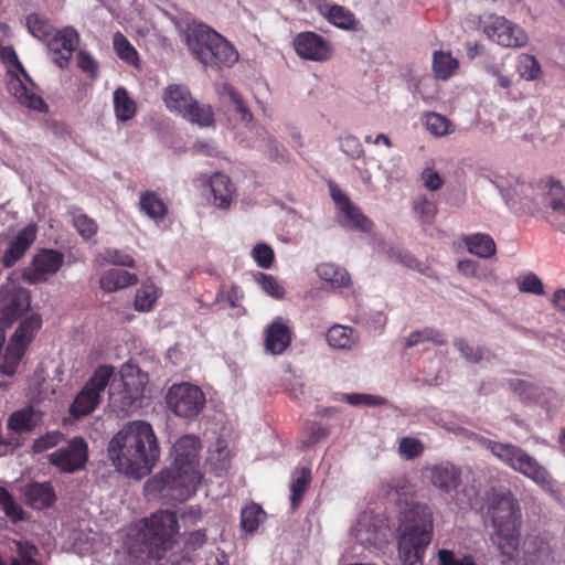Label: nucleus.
<instances>
[{
  "label": "nucleus",
  "instance_id": "obj_1",
  "mask_svg": "<svg viewBox=\"0 0 565 565\" xmlns=\"http://www.w3.org/2000/svg\"><path fill=\"white\" fill-rule=\"evenodd\" d=\"M107 452L117 471L141 479L152 471L161 449L150 423L131 420L111 437Z\"/></svg>",
  "mask_w": 565,
  "mask_h": 565
},
{
  "label": "nucleus",
  "instance_id": "obj_2",
  "mask_svg": "<svg viewBox=\"0 0 565 565\" xmlns=\"http://www.w3.org/2000/svg\"><path fill=\"white\" fill-rule=\"evenodd\" d=\"M201 440L194 435L181 436L173 445V468H166L147 480L148 494L162 499L183 502L191 498L201 483L199 471V451Z\"/></svg>",
  "mask_w": 565,
  "mask_h": 565
},
{
  "label": "nucleus",
  "instance_id": "obj_3",
  "mask_svg": "<svg viewBox=\"0 0 565 565\" xmlns=\"http://www.w3.org/2000/svg\"><path fill=\"white\" fill-rule=\"evenodd\" d=\"M178 532L177 513L159 510L127 527L124 548L132 563L160 561L172 548Z\"/></svg>",
  "mask_w": 565,
  "mask_h": 565
},
{
  "label": "nucleus",
  "instance_id": "obj_4",
  "mask_svg": "<svg viewBox=\"0 0 565 565\" xmlns=\"http://www.w3.org/2000/svg\"><path fill=\"white\" fill-rule=\"evenodd\" d=\"M434 535L431 509L411 502L399 519L397 550L403 565H424V556Z\"/></svg>",
  "mask_w": 565,
  "mask_h": 565
},
{
  "label": "nucleus",
  "instance_id": "obj_5",
  "mask_svg": "<svg viewBox=\"0 0 565 565\" xmlns=\"http://www.w3.org/2000/svg\"><path fill=\"white\" fill-rule=\"evenodd\" d=\"M488 514L493 527L492 543L504 556L512 558L520 545L522 510L519 500L510 490L492 494Z\"/></svg>",
  "mask_w": 565,
  "mask_h": 565
},
{
  "label": "nucleus",
  "instance_id": "obj_6",
  "mask_svg": "<svg viewBox=\"0 0 565 565\" xmlns=\"http://www.w3.org/2000/svg\"><path fill=\"white\" fill-rule=\"evenodd\" d=\"M185 40L193 57L205 66H230L238 58L234 46L206 24H190L185 31Z\"/></svg>",
  "mask_w": 565,
  "mask_h": 565
},
{
  "label": "nucleus",
  "instance_id": "obj_7",
  "mask_svg": "<svg viewBox=\"0 0 565 565\" xmlns=\"http://www.w3.org/2000/svg\"><path fill=\"white\" fill-rule=\"evenodd\" d=\"M486 448L505 466L532 479L536 483H548V471L525 450L513 444L488 439Z\"/></svg>",
  "mask_w": 565,
  "mask_h": 565
},
{
  "label": "nucleus",
  "instance_id": "obj_8",
  "mask_svg": "<svg viewBox=\"0 0 565 565\" xmlns=\"http://www.w3.org/2000/svg\"><path fill=\"white\" fill-rule=\"evenodd\" d=\"M114 371L115 369L111 365H99L94 371L70 407L74 417L81 418L95 411L100 402L102 394L114 375Z\"/></svg>",
  "mask_w": 565,
  "mask_h": 565
},
{
  "label": "nucleus",
  "instance_id": "obj_9",
  "mask_svg": "<svg viewBox=\"0 0 565 565\" xmlns=\"http://www.w3.org/2000/svg\"><path fill=\"white\" fill-rule=\"evenodd\" d=\"M167 404L171 412L182 418L196 417L205 405L202 390L191 383L172 385L167 394Z\"/></svg>",
  "mask_w": 565,
  "mask_h": 565
},
{
  "label": "nucleus",
  "instance_id": "obj_10",
  "mask_svg": "<svg viewBox=\"0 0 565 565\" xmlns=\"http://www.w3.org/2000/svg\"><path fill=\"white\" fill-rule=\"evenodd\" d=\"M49 461L64 473L83 470L88 461V445L83 437H74L65 446L51 452Z\"/></svg>",
  "mask_w": 565,
  "mask_h": 565
},
{
  "label": "nucleus",
  "instance_id": "obj_11",
  "mask_svg": "<svg viewBox=\"0 0 565 565\" xmlns=\"http://www.w3.org/2000/svg\"><path fill=\"white\" fill-rule=\"evenodd\" d=\"M64 264V255L56 249H39L29 266L24 268L22 278L24 281L36 285L49 280Z\"/></svg>",
  "mask_w": 565,
  "mask_h": 565
},
{
  "label": "nucleus",
  "instance_id": "obj_12",
  "mask_svg": "<svg viewBox=\"0 0 565 565\" xmlns=\"http://www.w3.org/2000/svg\"><path fill=\"white\" fill-rule=\"evenodd\" d=\"M487 36L504 47H522L527 43V34L518 24L504 17H493L484 26Z\"/></svg>",
  "mask_w": 565,
  "mask_h": 565
},
{
  "label": "nucleus",
  "instance_id": "obj_13",
  "mask_svg": "<svg viewBox=\"0 0 565 565\" xmlns=\"http://www.w3.org/2000/svg\"><path fill=\"white\" fill-rule=\"evenodd\" d=\"M124 390L121 394V408H130L143 396L149 382L148 373L138 365L126 363L120 371Z\"/></svg>",
  "mask_w": 565,
  "mask_h": 565
},
{
  "label": "nucleus",
  "instance_id": "obj_14",
  "mask_svg": "<svg viewBox=\"0 0 565 565\" xmlns=\"http://www.w3.org/2000/svg\"><path fill=\"white\" fill-rule=\"evenodd\" d=\"M31 306L30 291L22 287H13L0 299V326L10 328Z\"/></svg>",
  "mask_w": 565,
  "mask_h": 565
},
{
  "label": "nucleus",
  "instance_id": "obj_15",
  "mask_svg": "<svg viewBox=\"0 0 565 565\" xmlns=\"http://www.w3.org/2000/svg\"><path fill=\"white\" fill-rule=\"evenodd\" d=\"M296 53L310 61H327L331 57L330 43L320 34L311 31L300 32L294 40Z\"/></svg>",
  "mask_w": 565,
  "mask_h": 565
},
{
  "label": "nucleus",
  "instance_id": "obj_16",
  "mask_svg": "<svg viewBox=\"0 0 565 565\" xmlns=\"http://www.w3.org/2000/svg\"><path fill=\"white\" fill-rule=\"evenodd\" d=\"M79 35L77 31L67 26L53 33L49 39L47 47L53 53V61L61 67H67L73 52L77 49Z\"/></svg>",
  "mask_w": 565,
  "mask_h": 565
},
{
  "label": "nucleus",
  "instance_id": "obj_17",
  "mask_svg": "<svg viewBox=\"0 0 565 565\" xmlns=\"http://www.w3.org/2000/svg\"><path fill=\"white\" fill-rule=\"evenodd\" d=\"M38 236V226L30 223L20 230L17 235L9 243L8 248L4 250L0 258V263L4 268L13 267L25 253L30 249Z\"/></svg>",
  "mask_w": 565,
  "mask_h": 565
},
{
  "label": "nucleus",
  "instance_id": "obj_18",
  "mask_svg": "<svg viewBox=\"0 0 565 565\" xmlns=\"http://www.w3.org/2000/svg\"><path fill=\"white\" fill-rule=\"evenodd\" d=\"M426 476L433 487L445 494H451L461 483V470L448 461L429 467Z\"/></svg>",
  "mask_w": 565,
  "mask_h": 565
},
{
  "label": "nucleus",
  "instance_id": "obj_19",
  "mask_svg": "<svg viewBox=\"0 0 565 565\" xmlns=\"http://www.w3.org/2000/svg\"><path fill=\"white\" fill-rule=\"evenodd\" d=\"M291 342V330L280 320L274 321L266 329L265 349L271 354H281Z\"/></svg>",
  "mask_w": 565,
  "mask_h": 565
},
{
  "label": "nucleus",
  "instance_id": "obj_20",
  "mask_svg": "<svg viewBox=\"0 0 565 565\" xmlns=\"http://www.w3.org/2000/svg\"><path fill=\"white\" fill-rule=\"evenodd\" d=\"M9 90L20 105L40 113H46L49 110V106L44 99L34 92L28 89L25 84L18 76H14L11 79Z\"/></svg>",
  "mask_w": 565,
  "mask_h": 565
},
{
  "label": "nucleus",
  "instance_id": "obj_21",
  "mask_svg": "<svg viewBox=\"0 0 565 565\" xmlns=\"http://www.w3.org/2000/svg\"><path fill=\"white\" fill-rule=\"evenodd\" d=\"M163 102L169 110L175 111L182 116L189 104L194 103L195 99H193L188 86L170 84L163 92Z\"/></svg>",
  "mask_w": 565,
  "mask_h": 565
},
{
  "label": "nucleus",
  "instance_id": "obj_22",
  "mask_svg": "<svg viewBox=\"0 0 565 565\" xmlns=\"http://www.w3.org/2000/svg\"><path fill=\"white\" fill-rule=\"evenodd\" d=\"M213 203L220 209L227 210L233 201L234 186L230 178L221 172H216L210 179Z\"/></svg>",
  "mask_w": 565,
  "mask_h": 565
},
{
  "label": "nucleus",
  "instance_id": "obj_23",
  "mask_svg": "<svg viewBox=\"0 0 565 565\" xmlns=\"http://www.w3.org/2000/svg\"><path fill=\"white\" fill-rule=\"evenodd\" d=\"M25 497L28 504L36 510L49 508L56 500L54 488L50 482L29 484L25 490Z\"/></svg>",
  "mask_w": 565,
  "mask_h": 565
},
{
  "label": "nucleus",
  "instance_id": "obj_24",
  "mask_svg": "<svg viewBox=\"0 0 565 565\" xmlns=\"http://www.w3.org/2000/svg\"><path fill=\"white\" fill-rule=\"evenodd\" d=\"M42 327V317L40 313H32L20 322L13 332L10 342L28 350L30 343L34 340L38 331Z\"/></svg>",
  "mask_w": 565,
  "mask_h": 565
},
{
  "label": "nucleus",
  "instance_id": "obj_25",
  "mask_svg": "<svg viewBox=\"0 0 565 565\" xmlns=\"http://www.w3.org/2000/svg\"><path fill=\"white\" fill-rule=\"evenodd\" d=\"M137 282L138 278L136 274L116 268L105 271L99 279L100 288L107 292L117 291L134 286Z\"/></svg>",
  "mask_w": 565,
  "mask_h": 565
},
{
  "label": "nucleus",
  "instance_id": "obj_26",
  "mask_svg": "<svg viewBox=\"0 0 565 565\" xmlns=\"http://www.w3.org/2000/svg\"><path fill=\"white\" fill-rule=\"evenodd\" d=\"M462 242L467 250L480 258H490L497 253V246L493 238L483 233L463 235Z\"/></svg>",
  "mask_w": 565,
  "mask_h": 565
},
{
  "label": "nucleus",
  "instance_id": "obj_27",
  "mask_svg": "<svg viewBox=\"0 0 565 565\" xmlns=\"http://www.w3.org/2000/svg\"><path fill=\"white\" fill-rule=\"evenodd\" d=\"M311 470L306 467L297 468L290 483V507L296 511L311 483Z\"/></svg>",
  "mask_w": 565,
  "mask_h": 565
},
{
  "label": "nucleus",
  "instance_id": "obj_28",
  "mask_svg": "<svg viewBox=\"0 0 565 565\" xmlns=\"http://www.w3.org/2000/svg\"><path fill=\"white\" fill-rule=\"evenodd\" d=\"M320 12L327 18V20L343 30L354 29L356 20L354 14L339 4H324L320 6Z\"/></svg>",
  "mask_w": 565,
  "mask_h": 565
},
{
  "label": "nucleus",
  "instance_id": "obj_29",
  "mask_svg": "<svg viewBox=\"0 0 565 565\" xmlns=\"http://www.w3.org/2000/svg\"><path fill=\"white\" fill-rule=\"evenodd\" d=\"M114 111L117 120L122 122L136 116L137 104L125 87H118L114 92Z\"/></svg>",
  "mask_w": 565,
  "mask_h": 565
},
{
  "label": "nucleus",
  "instance_id": "obj_30",
  "mask_svg": "<svg viewBox=\"0 0 565 565\" xmlns=\"http://www.w3.org/2000/svg\"><path fill=\"white\" fill-rule=\"evenodd\" d=\"M524 553L529 562L547 559L552 548L546 534L527 536L524 543Z\"/></svg>",
  "mask_w": 565,
  "mask_h": 565
},
{
  "label": "nucleus",
  "instance_id": "obj_31",
  "mask_svg": "<svg viewBox=\"0 0 565 565\" xmlns=\"http://www.w3.org/2000/svg\"><path fill=\"white\" fill-rule=\"evenodd\" d=\"M139 206L152 220L163 218L168 214V205L153 191L141 193Z\"/></svg>",
  "mask_w": 565,
  "mask_h": 565
},
{
  "label": "nucleus",
  "instance_id": "obj_32",
  "mask_svg": "<svg viewBox=\"0 0 565 565\" xmlns=\"http://www.w3.org/2000/svg\"><path fill=\"white\" fill-rule=\"evenodd\" d=\"M344 223L343 226H349L354 231H359L362 233H370L373 228V222L362 213L359 206L354 203H351L349 206L341 211Z\"/></svg>",
  "mask_w": 565,
  "mask_h": 565
},
{
  "label": "nucleus",
  "instance_id": "obj_33",
  "mask_svg": "<svg viewBox=\"0 0 565 565\" xmlns=\"http://www.w3.org/2000/svg\"><path fill=\"white\" fill-rule=\"evenodd\" d=\"M35 411L33 406H26L22 409L13 412L7 422V426L14 433H26L34 428Z\"/></svg>",
  "mask_w": 565,
  "mask_h": 565
},
{
  "label": "nucleus",
  "instance_id": "obj_34",
  "mask_svg": "<svg viewBox=\"0 0 565 565\" xmlns=\"http://www.w3.org/2000/svg\"><path fill=\"white\" fill-rule=\"evenodd\" d=\"M459 63L450 53L436 51L433 55V71L436 78L446 81L454 75Z\"/></svg>",
  "mask_w": 565,
  "mask_h": 565
},
{
  "label": "nucleus",
  "instance_id": "obj_35",
  "mask_svg": "<svg viewBox=\"0 0 565 565\" xmlns=\"http://www.w3.org/2000/svg\"><path fill=\"white\" fill-rule=\"evenodd\" d=\"M328 344L334 349H351L355 343V332L350 327L333 326L327 332Z\"/></svg>",
  "mask_w": 565,
  "mask_h": 565
},
{
  "label": "nucleus",
  "instance_id": "obj_36",
  "mask_svg": "<svg viewBox=\"0 0 565 565\" xmlns=\"http://www.w3.org/2000/svg\"><path fill=\"white\" fill-rule=\"evenodd\" d=\"M182 117L201 127H210L214 124L212 107L206 104H200L198 100L189 104Z\"/></svg>",
  "mask_w": 565,
  "mask_h": 565
},
{
  "label": "nucleus",
  "instance_id": "obj_37",
  "mask_svg": "<svg viewBox=\"0 0 565 565\" xmlns=\"http://www.w3.org/2000/svg\"><path fill=\"white\" fill-rule=\"evenodd\" d=\"M537 188L551 196L550 206L553 211L565 214V202L563 201L565 190L559 181L553 179L541 180Z\"/></svg>",
  "mask_w": 565,
  "mask_h": 565
},
{
  "label": "nucleus",
  "instance_id": "obj_38",
  "mask_svg": "<svg viewBox=\"0 0 565 565\" xmlns=\"http://www.w3.org/2000/svg\"><path fill=\"white\" fill-rule=\"evenodd\" d=\"M26 28L34 38L42 42H47L54 33L49 19L40 13H31L26 17Z\"/></svg>",
  "mask_w": 565,
  "mask_h": 565
},
{
  "label": "nucleus",
  "instance_id": "obj_39",
  "mask_svg": "<svg viewBox=\"0 0 565 565\" xmlns=\"http://www.w3.org/2000/svg\"><path fill=\"white\" fill-rule=\"evenodd\" d=\"M12 543L18 556L12 557L11 561H17L19 565H42L36 545L22 540H14Z\"/></svg>",
  "mask_w": 565,
  "mask_h": 565
},
{
  "label": "nucleus",
  "instance_id": "obj_40",
  "mask_svg": "<svg viewBox=\"0 0 565 565\" xmlns=\"http://www.w3.org/2000/svg\"><path fill=\"white\" fill-rule=\"evenodd\" d=\"M25 352L26 350L22 347L9 342L0 364V372L7 376L14 375Z\"/></svg>",
  "mask_w": 565,
  "mask_h": 565
},
{
  "label": "nucleus",
  "instance_id": "obj_41",
  "mask_svg": "<svg viewBox=\"0 0 565 565\" xmlns=\"http://www.w3.org/2000/svg\"><path fill=\"white\" fill-rule=\"evenodd\" d=\"M516 72L519 73L520 77L525 81H536L543 74L541 64L537 58L534 55L525 53L518 57Z\"/></svg>",
  "mask_w": 565,
  "mask_h": 565
},
{
  "label": "nucleus",
  "instance_id": "obj_42",
  "mask_svg": "<svg viewBox=\"0 0 565 565\" xmlns=\"http://www.w3.org/2000/svg\"><path fill=\"white\" fill-rule=\"evenodd\" d=\"M319 277L338 287H347L351 284L348 271L333 264H321L317 268Z\"/></svg>",
  "mask_w": 565,
  "mask_h": 565
},
{
  "label": "nucleus",
  "instance_id": "obj_43",
  "mask_svg": "<svg viewBox=\"0 0 565 565\" xmlns=\"http://www.w3.org/2000/svg\"><path fill=\"white\" fill-rule=\"evenodd\" d=\"M266 516L260 505L252 503L241 512V526L246 533L255 532Z\"/></svg>",
  "mask_w": 565,
  "mask_h": 565
},
{
  "label": "nucleus",
  "instance_id": "obj_44",
  "mask_svg": "<svg viewBox=\"0 0 565 565\" xmlns=\"http://www.w3.org/2000/svg\"><path fill=\"white\" fill-rule=\"evenodd\" d=\"M206 540L207 536L205 530H195L184 534L181 559L192 561L195 552L206 543Z\"/></svg>",
  "mask_w": 565,
  "mask_h": 565
},
{
  "label": "nucleus",
  "instance_id": "obj_45",
  "mask_svg": "<svg viewBox=\"0 0 565 565\" xmlns=\"http://www.w3.org/2000/svg\"><path fill=\"white\" fill-rule=\"evenodd\" d=\"M329 435L326 426L317 422H307L301 430L300 444L301 448H309Z\"/></svg>",
  "mask_w": 565,
  "mask_h": 565
},
{
  "label": "nucleus",
  "instance_id": "obj_46",
  "mask_svg": "<svg viewBox=\"0 0 565 565\" xmlns=\"http://www.w3.org/2000/svg\"><path fill=\"white\" fill-rule=\"evenodd\" d=\"M113 45L117 55L128 64H136L138 62V52L121 33L116 32L113 38Z\"/></svg>",
  "mask_w": 565,
  "mask_h": 565
},
{
  "label": "nucleus",
  "instance_id": "obj_47",
  "mask_svg": "<svg viewBox=\"0 0 565 565\" xmlns=\"http://www.w3.org/2000/svg\"><path fill=\"white\" fill-rule=\"evenodd\" d=\"M0 505L2 507L6 515L13 522L22 521L24 519V511L22 507L14 501L12 494L4 488H0Z\"/></svg>",
  "mask_w": 565,
  "mask_h": 565
},
{
  "label": "nucleus",
  "instance_id": "obj_48",
  "mask_svg": "<svg viewBox=\"0 0 565 565\" xmlns=\"http://www.w3.org/2000/svg\"><path fill=\"white\" fill-rule=\"evenodd\" d=\"M157 298V289L153 285H142L136 294L135 309L138 311H149L152 309Z\"/></svg>",
  "mask_w": 565,
  "mask_h": 565
},
{
  "label": "nucleus",
  "instance_id": "obj_49",
  "mask_svg": "<svg viewBox=\"0 0 565 565\" xmlns=\"http://www.w3.org/2000/svg\"><path fill=\"white\" fill-rule=\"evenodd\" d=\"M413 210L424 224H431L437 212L436 205L425 195H419L413 201Z\"/></svg>",
  "mask_w": 565,
  "mask_h": 565
},
{
  "label": "nucleus",
  "instance_id": "obj_50",
  "mask_svg": "<svg viewBox=\"0 0 565 565\" xmlns=\"http://www.w3.org/2000/svg\"><path fill=\"white\" fill-rule=\"evenodd\" d=\"M73 225L84 239L92 238L98 230L95 220L90 218L87 214L84 213L73 214Z\"/></svg>",
  "mask_w": 565,
  "mask_h": 565
},
{
  "label": "nucleus",
  "instance_id": "obj_51",
  "mask_svg": "<svg viewBox=\"0 0 565 565\" xmlns=\"http://www.w3.org/2000/svg\"><path fill=\"white\" fill-rule=\"evenodd\" d=\"M438 565H478L471 554H465L457 557L455 552L448 548H441L437 552Z\"/></svg>",
  "mask_w": 565,
  "mask_h": 565
},
{
  "label": "nucleus",
  "instance_id": "obj_52",
  "mask_svg": "<svg viewBox=\"0 0 565 565\" xmlns=\"http://www.w3.org/2000/svg\"><path fill=\"white\" fill-rule=\"evenodd\" d=\"M256 279L262 289L269 296L276 299H281L284 297L285 289L274 276L258 273Z\"/></svg>",
  "mask_w": 565,
  "mask_h": 565
},
{
  "label": "nucleus",
  "instance_id": "obj_53",
  "mask_svg": "<svg viewBox=\"0 0 565 565\" xmlns=\"http://www.w3.org/2000/svg\"><path fill=\"white\" fill-rule=\"evenodd\" d=\"M252 256L256 264L264 269L270 268L275 260V254L273 248L264 243H259L254 246Z\"/></svg>",
  "mask_w": 565,
  "mask_h": 565
},
{
  "label": "nucleus",
  "instance_id": "obj_54",
  "mask_svg": "<svg viewBox=\"0 0 565 565\" xmlns=\"http://www.w3.org/2000/svg\"><path fill=\"white\" fill-rule=\"evenodd\" d=\"M103 257L107 263L117 266L134 268L136 265L135 259L130 254L117 248L105 249Z\"/></svg>",
  "mask_w": 565,
  "mask_h": 565
},
{
  "label": "nucleus",
  "instance_id": "obj_55",
  "mask_svg": "<svg viewBox=\"0 0 565 565\" xmlns=\"http://www.w3.org/2000/svg\"><path fill=\"white\" fill-rule=\"evenodd\" d=\"M454 345L468 362L479 363L483 359L482 348H473L465 339H456Z\"/></svg>",
  "mask_w": 565,
  "mask_h": 565
},
{
  "label": "nucleus",
  "instance_id": "obj_56",
  "mask_svg": "<svg viewBox=\"0 0 565 565\" xmlns=\"http://www.w3.org/2000/svg\"><path fill=\"white\" fill-rule=\"evenodd\" d=\"M519 290L522 292L543 295L544 286L542 280L534 273H529L518 280Z\"/></svg>",
  "mask_w": 565,
  "mask_h": 565
},
{
  "label": "nucleus",
  "instance_id": "obj_57",
  "mask_svg": "<svg viewBox=\"0 0 565 565\" xmlns=\"http://www.w3.org/2000/svg\"><path fill=\"white\" fill-rule=\"evenodd\" d=\"M426 127L433 135L444 136L449 131V120L437 113H429L426 115Z\"/></svg>",
  "mask_w": 565,
  "mask_h": 565
},
{
  "label": "nucleus",
  "instance_id": "obj_58",
  "mask_svg": "<svg viewBox=\"0 0 565 565\" xmlns=\"http://www.w3.org/2000/svg\"><path fill=\"white\" fill-rule=\"evenodd\" d=\"M344 401L352 406H379L385 404V398L376 395L352 393L345 394Z\"/></svg>",
  "mask_w": 565,
  "mask_h": 565
},
{
  "label": "nucleus",
  "instance_id": "obj_59",
  "mask_svg": "<svg viewBox=\"0 0 565 565\" xmlns=\"http://www.w3.org/2000/svg\"><path fill=\"white\" fill-rule=\"evenodd\" d=\"M424 448L422 443L412 437H404L399 443V452L406 459H414L422 455Z\"/></svg>",
  "mask_w": 565,
  "mask_h": 565
},
{
  "label": "nucleus",
  "instance_id": "obj_60",
  "mask_svg": "<svg viewBox=\"0 0 565 565\" xmlns=\"http://www.w3.org/2000/svg\"><path fill=\"white\" fill-rule=\"evenodd\" d=\"M342 151L353 159H360L364 156V149L360 140L351 135L343 137L340 140Z\"/></svg>",
  "mask_w": 565,
  "mask_h": 565
},
{
  "label": "nucleus",
  "instance_id": "obj_61",
  "mask_svg": "<svg viewBox=\"0 0 565 565\" xmlns=\"http://www.w3.org/2000/svg\"><path fill=\"white\" fill-rule=\"evenodd\" d=\"M420 180L424 186L429 191L439 190L445 181L444 178L431 167H426L420 172Z\"/></svg>",
  "mask_w": 565,
  "mask_h": 565
},
{
  "label": "nucleus",
  "instance_id": "obj_62",
  "mask_svg": "<svg viewBox=\"0 0 565 565\" xmlns=\"http://www.w3.org/2000/svg\"><path fill=\"white\" fill-rule=\"evenodd\" d=\"M77 65L83 72L89 74L92 77H96L98 70L97 63L87 52L81 51L78 53Z\"/></svg>",
  "mask_w": 565,
  "mask_h": 565
},
{
  "label": "nucleus",
  "instance_id": "obj_63",
  "mask_svg": "<svg viewBox=\"0 0 565 565\" xmlns=\"http://www.w3.org/2000/svg\"><path fill=\"white\" fill-rule=\"evenodd\" d=\"M60 433L46 434L34 441V449L36 451H44L57 445L60 440Z\"/></svg>",
  "mask_w": 565,
  "mask_h": 565
},
{
  "label": "nucleus",
  "instance_id": "obj_64",
  "mask_svg": "<svg viewBox=\"0 0 565 565\" xmlns=\"http://www.w3.org/2000/svg\"><path fill=\"white\" fill-rule=\"evenodd\" d=\"M0 56L4 64L13 66L17 70H22V63L12 46H2L0 50Z\"/></svg>",
  "mask_w": 565,
  "mask_h": 565
}]
</instances>
